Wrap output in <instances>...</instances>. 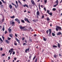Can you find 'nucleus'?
Listing matches in <instances>:
<instances>
[{
	"instance_id": "nucleus-1",
	"label": "nucleus",
	"mask_w": 62,
	"mask_h": 62,
	"mask_svg": "<svg viewBox=\"0 0 62 62\" xmlns=\"http://www.w3.org/2000/svg\"><path fill=\"white\" fill-rule=\"evenodd\" d=\"M56 30L57 31H58V29L59 30H61V27L58 26H56Z\"/></svg>"
},
{
	"instance_id": "nucleus-2",
	"label": "nucleus",
	"mask_w": 62,
	"mask_h": 62,
	"mask_svg": "<svg viewBox=\"0 0 62 62\" xmlns=\"http://www.w3.org/2000/svg\"><path fill=\"white\" fill-rule=\"evenodd\" d=\"M15 21H16V22H17V23H19V24H20V20H19L17 18H16V19H15Z\"/></svg>"
},
{
	"instance_id": "nucleus-3",
	"label": "nucleus",
	"mask_w": 62,
	"mask_h": 62,
	"mask_svg": "<svg viewBox=\"0 0 62 62\" xmlns=\"http://www.w3.org/2000/svg\"><path fill=\"white\" fill-rule=\"evenodd\" d=\"M49 35H48V36H50L51 33H52V30L51 29H49Z\"/></svg>"
},
{
	"instance_id": "nucleus-4",
	"label": "nucleus",
	"mask_w": 62,
	"mask_h": 62,
	"mask_svg": "<svg viewBox=\"0 0 62 62\" xmlns=\"http://www.w3.org/2000/svg\"><path fill=\"white\" fill-rule=\"evenodd\" d=\"M24 20L25 21H26V22H27L28 23H30V22L28 20V19L27 18H25L24 19Z\"/></svg>"
},
{
	"instance_id": "nucleus-5",
	"label": "nucleus",
	"mask_w": 62,
	"mask_h": 62,
	"mask_svg": "<svg viewBox=\"0 0 62 62\" xmlns=\"http://www.w3.org/2000/svg\"><path fill=\"white\" fill-rule=\"evenodd\" d=\"M31 2L32 4V5H35V2L33 0H31Z\"/></svg>"
},
{
	"instance_id": "nucleus-6",
	"label": "nucleus",
	"mask_w": 62,
	"mask_h": 62,
	"mask_svg": "<svg viewBox=\"0 0 62 62\" xmlns=\"http://www.w3.org/2000/svg\"><path fill=\"white\" fill-rule=\"evenodd\" d=\"M9 29H8V30L9 31V33H10L11 32V31H12V30H11V29H10V27H9Z\"/></svg>"
},
{
	"instance_id": "nucleus-7",
	"label": "nucleus",
	"mask_w": 62,
	"mask_h": 62,
	"mask_svg": "<svg viewBox=\"0 0 62 62\" xmlns=\"http://www.w3.org/2000/svg\"><path fill=\"white\" fill-rule=\"evenodd\" d=\"M27 51H29V49L28 48L27 49H26L25 50V52L26 53H27Z\"/></svg>"
},
{
	"instance_id": "nucleus-8",
	"label": "nucleus",
	"mask_w": 62,
	"mask_h": 62,
	"mask_svg": "<svg viewBox=\"0 0 62 62\" xmlns=\"http://www.w3.org/2000/svg\"><path fill=\"white\" fill-rule=\"evenodd\" d=\"M13 51V49L12 48L10 50H9L8 52L9 53H10L11 51Z\"/></svg>"
},
{
	"instance_id": "nucleus-9",
	"label": "nucleus",
	"mask_w": 62,
	"mask_h": 62,
	"mask_svg": "<svg viewBox=\"0 0 62 62\" xmlns=\"http://www.w3.org/2000/svg\"><path fill=\"white\" fill-rule=\"evenodd\" d=\"M14 44L15 46H17V43H16V41H14Z\"/></svg>"
},
{
	"instance_id": "nucleus-10",
	"label": "nucleus",
	"mask_w": 62,
	"mask_h": 62,
	"mask_svg": "<svg viewBox=\"0 0 62 62\" xmlns=\"http://www.w3.org/2000/svg\"><path fill=\"white\" fill-rule=\"evenodd\" d=\"M23 7H27V8H29V7H28V5L26 4H25L24 5H23Z\"/></svg>"
},
{
	"instance_id": "nucleus-11",
	"label": "nucleus",
	"mask_w": 62,
	"mask_h": 62,
	"mask_svg": "<svg viewBox=\"0 0 62 62\" xmlns=\"http://www.w3.org/2000/svg\"><path fill=\"white\" fill-rule=\"evenodd\" d=\"M62 35V33L60 32H59L57 34V35Z\"/></svg>"
},
{
	"instance_id": "nucleus-12",
	"label": "nucleus",
	"mask_w": 62,
	"mask_h": 62,
	"mask_svg": "<svg viewBox=\"0 0 62 62\" xmlns=\"http://www.w3.org/2000/svg\"><path fill=\"white\" fill-rule=\"evenodd\" d=\"M37 15L39 16V11H37Z\"/></svg>"
},
{
	"instance_id": "nucleus-13",
	"label": "nucleus",
	"mask_w": 62,
	"mask_h": 62,
	"mask_svg": "<svg viewBox=\"0 0 62 62\" xmlns=\"http://www.w3.org/2000/svg\"><path fill=\"white\" fill-rule=\"evenodd\" d=\"M24 27H23L21 26H20V28L22 30V29H23Z\"/></svg>"
},
{
	"instance_id": "nucleus-14",
	"label": "nucleus",
	"mask_w": 62,
	"mask_h": 62,
	"mask_svg": "<svg viewBox=\"0 0 62 62\" xmlns=\"http://www.w3.org/2000/svg\"><path fill=\"white\" fill-rule=\"evenodd\" d=\"M58 46L59 48H60V45L58 43Z\"/></svg>"
},
{
	"instance_id": "nucleus-15",
	"label": "nucleus",
	"mask_w": 62,
	"mask_h": 62,
	"mask_svg": "<svg viewBox=\"0 0 62 62\" xmlns=\"http://www.w3.org/2000/svg\"><path fill=\"white\" fill-rule=\"evenodd\" d=\"M15 23V22H12V26H13L14 25Z\"/></svg>"
},
{
	"instance_id": "nucleus-16",
	"label": "nucleus",
	"mask_w": 62,
	"mask_h": 62,
	"mask_svg": "<svg viewBox=\"0 0 62 62\" xmlns=\"http://www.w3.org/2000/svg\"><path fill=\"white\" fill-rule=\"evenodd\" d=\"M9 7L10 9H11L12 8V6L11 5H9Z\"/></svg>"
},
{
	"instance_id": "nucleus-17",
	"label": "nucleus",
	"mask_w": 62,
	"mask_h": 62,
	"mask_svg": "<svg viewBox=\"0 0 62 62\" xmlns=\"http://www.w3.org/2000/svg\"><path fill=\"white\" fill-rule=\"evenodd\" d=\"M2 30L3 31H5V27L4 26H3V28H2Z\"/></svg>"
},
{
	"instance_id": "nucleus-18",
	"label": "nucleus",
	"mask_w": 62,
	"mask_h": 62,
	"mask_svg": "<svg viewBox=\"0 0 62 62\" xmlns=\"http://www.w3.org/2000/svg\"><path fill=\"white\" fill-rule=\"evenodd\" d=\"M16 4L17 5V6L18 7V6H19V5H18V1H16Z\"/></svg>"
},
{
	"instance_id": "nucleus-19",
	"label": "nucleus",
	"mask_w": 62,
	"mask_h": 62,
	"mask_svg": "<svg viewBox=\"0 0 62 62\" xmlns=\"http://www.w3.org/2000/svg\"><path fill=\"white\" fill-rule=\"evenodd\" d=\"M10 18H15V16H10Z\"/></svg>"
},
{
	"instance_id": "nucleus-20",
	"label": "nucleus",
	"mask_w": 62,
	"mask_h": 62,
	"mask_svg": "<svg viewBox=\"0 0 62 62\" xmlns=\"http://www.w3.org/2000/svg\"><path fill=\"white\" fill-rule=\"evenodd\" d=\"M58 56H57V55H56V54H54V58H56Z\"/></svg>"
},
{
	"instance_id": "nucleus-21",
	"label": "nucleus",
	"mask_w": 62,
	"mask_h": 62,
	"mask_svg": "<svg viewBox=\"0 0 62 62\" xmlns=\"http://www.w3.org/2000/svg\"><path fill=\"white\" fill-rule=\"evenodd\" d=\"M12 36H13L12 34H9V36L10 37H11V38H12Z\"/></svg>"
},
{
	"instance_id": "nucleus-22",
	"label": "nucleus",
	"mask_w": 62,
	"mask_h": 62,
	"mask_svg": "<svg viewBox=\"0 0 62 62\" xmlns=\"http://www.w3.org/2000/svg\"><path fill=\"white\" fill-rule=\"evenodd\" d=\"M22 23H24L25 22H24V20H22L21 21Z\"/></svg>"
},
{
	"instance_id": "nucleus-23",
	"label": "nucleus",
	"mask_w": 62,
	"mask_h": 62,
	"mask_svg": "<svg viewBox=\"0 0 62 62\" xmlns=\"http://www.w3.org/2000/svg\"><path fill=\"white\" fill-rule=\"evenodd\" d=\"M52 10H53V11H55V10H56V8H53L52 9Z\"/></svg>"
},
{
	"instance_id": "nucleus-24",
	"label": "nucleus",
	"mask_w": 62,
	"mask_h": 62,
	"mask_svg": "<svg viewBox=\"0 0 62 62\" xmlns=\"http://www.w3.org/2000/svg\"><path fill=\"white\" fill-rule=\"evenodd\" d=\"M6 42L7 43H9V41H8V40H6Z\"/></svg>"
},
{
	"instance_id": "nucleus-25",
	"label": "nucleus",
	"mask_w": 62,
	"mask_h": 62,
	"mask_svg": "<svg viewBox=\"0 0 62 62\" xmlns=\"http://www.w3.org/2000/svg\"><path fill=\"white\" fill-rule=\"evenodd\" d=\"M52 35L53 36H55V34H54V33H52Z\"/></svg>"
},
{
	"instance_id": "nucleus-26",
	"label": "nucleus",
	"mask_w": 62,
	"mask_h": 62,
	"mask_svg": "<svg viewBox=\"0 0 62 62\" xmlns=\"http://www.w3.org/2000/svg\"><path fill=\"white\" fill-rule=\"evenodd\" d=\"M56 3H57V4H58V0H57L56 1Z\"/></svg>"
},
{
	"instance_id": "nucleus-27",
	"label": "nucleus",
	"mask_w": 62,
	"mask_h": 62,
	"mask_svg": "<svg viewBox=\"0 0 62 62\" xmlns=\"http://www.w3.org/2000/svg\"><path fill=\"white\" fill-rule=\"evenodd\" d=\"M18 2L19 3H20V4H21V5H22V3H21V2L20 1V0H18Z\"/></svg>"
},
{
	"instance_id": "nucleus-28",
	"label": "nucleus",
	"mask_w": 62,
	"mask_h": 62,
	"mask_svg": "<svg viewBox=\"0 0 62 62\" xmlns=\"http://www.w3.org/2000/svg\"><path fill=\"white\" fill-rule=\"evenodd\" d=\"M40 7L41 8H44V6L43 5H41Z\"/></svg>"
},
{
	"instance_id": "nucleus-29",
	"label": "nucleus",
	"mask_w": 62,
	"mask_h": 62,
	"mask_svg": "<svg viewBox=\"0 0 62 62\" xmlns=\"http://www.w3.org/2000/svg\"><path fill=\"white\" fill-rule=\"evenodd\" d=\"M8 40H10V39H11V38L8 37Z\"/></svg>"
},
{
	"instance_id": "nucleus-30",
	"label": "nucleus",
	"mask_w": 62,
	"mask_h": 62,
	"mask_svg": "<svg viewBox=\"0 0 62 62\" xmlns=\"http://www.w3.org/2000/svg\"><path fill=\"white\" fill-rule=\"evenodd\" d=\"M16 41H17V42H18V41H19V40H18V39L17 38H16Z\"/></svg>"
},
{
	"instance_id": "nucleus-31",
	"label": "nucleus",
	"mask_w": 62,
	"mask_h": 62,
	"mask_svg": "<svg viewBox=\"0 0 62 62\" xmlns=\"http://www.w3.org/2000/svg\"><path fill=\"white\" fill-rule=\"evenodd\" d=\"M53 48H55L57 47V46H53Z\"/></svg>"
},
{
	"instance_id": "nucleus-32",
	"label": "nucleus",
	"mask_w": 62,
	"mask_h": 62,
	"mask_svg": "<svg viewBox=\"0 0 62 62\" xmlns=\"http://www.w3.org/2000/svg\"><path fill=\"white\" fill-rule=\"evenodd\" d=\"M43 40H44V41H46V39L45 38H44V37H43Z\"/></svg>"
},
{
	"instance_id": "nucleus-33",
	"label": "nucleus",
	"mask_w": 62,
	"mask_h": 62,
	"mask_svg": "<svg viewBox=\"0 0 62 62\" xmlns=\"http://www.w3.org/2000/svg\"><path fill=\"white\" fill-rule=\"evenodd\" d=\"M57 5H58V4H56L54 5L53 7H56V6H57Z\"/></svg>"
},
{
	"instance_id": "nucleus-34",
	"label": "nucleus",
	"mask_w": 62,
	"mask_h": 62,
	"mask_svg": "<svg viewBox=\"0 0 62 62\" xmlns=\"http://www.w3.org/2000/svg\"><path fill=\"white\" fill-rule=\"evenodd\" d=\"M44 18V16H42V19H43Z\"/></svg>"
},
{
	"instance_id": "nucleus-35",
	"label": "nucleus",
	"mask_w": 62,
	"mask_h": 62,
	"mask_svg": "<svg viewBox=\"0 0 62 62\" xmlns=\"http://www.w3.org/2000/svg\"><path fill=\"white\" fill-rule=\"evenodd\" d=\"M7 33H8V32L7 31H5V34H6Z\"/></svg>"
},
{
	"instance_id": "nucleus-36",
	"label": "nucleus",
	"mask_w": 62,
	"mask_h": 62,
	"mask_svg": "<svg viewBox=\"0 0 62 62\" xmlns=\"http://www.w3.org/2000/svg\"><path fill=\"white\" fill-rule=\"evenodd\" d=\"M48 14H49L50 15H52V13H48Z\"/></svg>"
},
{
	"instance_id": "nucleus-37",
	"label": "nucleus",
	"mask_w": 62,
	"mask_h": 62,
	"mask_svg": "<svg viewBox=\"0 0 62 62\" xmlns=\"http://www.w3.org/2000/svg\"><path fill=\"white\" fill-rule=\"evenodd\" d=\"M38 61V59L37 58L35 60L34 62H37V61Z\"/></svg>"
},
{
	"instance_id": "nucleus-38",
	"label": "nucleus",
	"mask_w": 62,
	"mask_h": 62,
	"mask_svg": "<svg viewBox=\"0 0 62 62\" xmlns=\"http://www.w3.org/2000/svg\"><path fill=\"white\" fill-rule=\"evenodd\" d=\"M47 21H50V19L49 18H47Z\"/></svg>"
},
{
	"instance_id": "nucleus-39",
	"label": "nucleus",
	"mask_w": 62,
	"mask_h": 62,
	"mask_svg": "<svg viewBox=\"0 0 62 62\" xmlns=\"http://www.w3.org/2000/svg\"><path fill=\"white\" fill-rule=\"evenodd\" d=\"M16 60H17V58H16L15 57L14 58V60H15V61H16Z\"/></svg>"
},
{
	"instance_id": "nucleus-40",
	"label": "nucleus",
	"mask_w": 62,
	"mask_h": 62,
	"mask_svg": "<svg viewBox=\"0 0 62 62\" xmlns=\"http://www.w3.org/2000/svg\"><path fill=\"white\" fill-rule=\"evenodd\" d=\"M23 45L24 46V45H26V44L25 43H24L23 44Z\"/></svg>"
},
{
	"instance_id": "nucleus-41",
	"label": "nucleus",
	"mask_w": 62,
	"mask_h": 62,
	"mask_svg": "<svg viewBox=\"0 0 62 62\" xmlns=\"http://www.w3.org/2000/svg\"><path fill=\"white\" fill-rule=\"evenodd\" d=\"M3 3H5V2L4 1V0H1Z\"/></svg>"
},
{
	"instance_id": "nucleus-42",
	"label": "nucleus",
	"mask_w": 62,
	"mask_h": 62,
	"mask_svg": "<svg viewBox=\"0 0 62 62\" xmlns=\"http://www.w3.org/2000/svg\"><path fill=\"white\" fill-rule=\"evenodd\" d=\"M15 54V51L13 52L12 53L13 54Z\"/></svg>"
},
{
	"instance_id": "nucleus-43",
	"label": "nucleus",
	"mask_w": 62,
	"mask_h": 62,
	"mask_svg": "<svg viewBox=\"0 0 62 62\" xmlns=\"http://www.w3.org/2000/svg\"><path fill=\"white\" fill-rule=\"evenodd\" d=\"M49 32V31L48 30H47L46 31V32L47 33V34H48V32Z\"/></svg>"
},
{
	"instance_id": "nucleus-44",
	"label": "nucleus",
	"mask_w": 62,
	"mask_h": 62,
	"mask_svg": "<svg viewBox=\"0 0 62 62\" xmlns=\"http://www.w3.org/2000/svg\"><path fill=\"white\" fill-rule=\"evenodd\" d=\"M50 12V11H49V10H47V13H48V14H49V12Z\"/></svg>"
},
{
	"instance_id": "nucleus-45",
	"label": "nucleus",
	"mask_w": 62,
	"mask_h": 62,
	"mask_svg": "<svg viewBox=\"0 0 62 62\" xmlns=\"http://www.w3.org/2000/svg\"><path fill=\"white\" fill-rule=\"evenodd\" d=\"M44 10H45V11H46V8H45V7L44 8Z\"/></svg>"
},
{
	"instance_id": "nucleus-46",
	"label": "nucleus",
	"mask_w": 62,
	"mask_h": 62,
	"mask_svg": "<svg viewBox=\"0 0 62 62\" xmlns=\"http://www.w3.org/2000/svg\"><path fill=\"white\" fill-rule=\"evenodd\" d=\"M0 40L1 41H3L2 40V39L1 38H0Z\"/></svg>"
},
{
	"instance_id": "nucleus-47",
	"label": "nucleus",
	"mask_w": 62,
	"mask_h": 62,
	"mask_svg": "<svg viewBox=\"0 0 62 62\" xmlns=\"http://www.w3.org/2000/svg\"><path fill=\"white\" fill-rule=\"evenodd\" d=\"M15 36L16 37H18V36H17V34L15 33Z\"/></svg>"
},
{
	"instance_id": "nucleus-48",
	"label": "nucleus",
	"mask_w": 62,
	"mask_h": 62,
	"mask_svg": "<svg viewBox=\"0 0 62 62\" xmlns=\"http://www.w3.org/2000/svg\"><path fill=\"white\" fill-rule=\"evenodd\" d=\"M2 2L0 1V5H2Z\"/></svg>"
},
{
	"instance_id": "nucleus-49",
	"label": "nucleus",
	"mask_w": 62,
	"mask_h": 62,
	"mask_svg": "<svg viewBox=\"0 0 62 62\" xmlns=\"http://www.w3.org/2000/svg\"><path fill=\"white\" fill-rule=\"evenodd\" d=\"M44 1H45V3L46 4V3H47V0H44Z\"/></svg>"
},
{
	"instance_id": "nucleus-50",
	"label": "nucleus",
	"mask_w": 62,
	"mask_h": 62,
	"mask_svg": "<svg viewBox=\"0 0 62 62\" xmlns=\"http://www.w3.org/2000/svg\"><path fill=\"white\" fill-rule=\"evenodd\" d=\"M36 58V56H35L33 58V60H34V59H35Z\"/></svg>"
},
{
	"instance_id": "nucleus-51",
	"label": "nucleus",
	"mask_w": 62,
	"mask_h": 62,
	"mask_svg": "<svg viewBox=\"0 0 62 62\" xmlns=\"http://www.w3.org/2000/svg\"><path fill=\"white\" fill-rule=\"evenodd\" d=\"M50 26H51V27H52V26H53V25H52V24H50Z\"/></svg>"
},
{
	"instance_id": "nucleus-52",
	"label": "nucleus",
	"mask_w": 62,
	"mask_h": 62,
	"mask_svg": "<svg viewBox=\"0 0 62 62\" xmlns=\"http://www.w3.org/2000/svg\"><path fill=\"white\" fill-rule=\"evenodd\" d=\"M2 38L3 39V40H4V37H3V36H2Z\"/></svg>"
},
{
	"instance_id": "nucleus-53",
	"label": "nucleus",
	"mask_w": 62,
	"mask_h": 62,
	"mask_svg": "<svg viewBox=\"0 0 62 62\" xmlns=\"http://www.w3.org/2000/svg\"><path fill=\"white\" fill-rule=\"evenodd\" d=\"M15 7L16 8H17V6H16V5H15Z\"/></svg>"
},
{
	"instance_id": "nucleus-54",
	"label": "nucleus",
	"mask_w": 62,
	"mask_h": 62,
	"mask_svg": "<svg viewBox=\"0 0 62 62\" xmlns=\"http://www.w3.org/2000/svg\"><path fill=\"white\" fill-rule=\"evenodd\" d=\"M10 59V56H9L8 57V60H9V59Z\"/></svg>"
},
{
	"instance_id": "nucleus-55",
	"label": "nucleus",
	"mask_w": 62,
	"mask_h": 62,
	"mask_svg": "<svg viewBox=\"0 0 62 62\" xmlns=\"http://www.w3.org/2000/svg\"><path fill=\"white\" fill-rule=\"evenodd\" d=\"M39 9H40V4H39Z\"/></svg>"
},
{
	"instance_id": "nucleus-56",
	"label": "nucleus",
	"mask_w": 62,
	"mask_h": 62,
	"mask_svg": "<svg viewBox=\"0 0 62 62\" xmlns=\"http://www.w3.org/2000/svg\"><path fill=\"white\" fill-rule=\"evenodd\" d=\"M2 23H3V22H4V19H3L2 20Z\"/></svg>"
},
{
	"instance_id": "nucleus-57",
	"label": "nucleus",
	"mask_w": 62,
	"mask_h": 62,
	"mask_svg": "<svg viewBox=\"0 0 62 62\" xmlns=\"http://www.w3.org/2000/svg\"><path fill=\"white\" fill-rule=\"evenodd\" d=\"M5 54H2V56H5Z\"/></svg>"
},
{
	"instance_id": "nucleus-58",
	"label": "nucleus",
	"mask_w": 62,
	"mask_h": 62,
	"mask_svg": "<svg viewBox=\"0 0 62 62\" xmlns=\"http://www.w3.org/2000/svg\"><path fill=\"white\" fill-rule=\"evenodd\" d=\"M12 52H13V51L11 52L10 53V55H11V54H12Z\"/></svg>"
},
{
	"instance_id": "nucleus-59",
	"label": "nucleus",
	"mask_w": 62,
	"mask_h": 62,
	"mask_svg": "<svg viewBox=\"0 0 62 62\" xmlns=\"http://www.w3.org/2000/svg\"><path fill=\"white\" fill-rule=\"evenodd\" d=\"M2 50H3V48H0V51H2Z\"/></svg>"
},
{
	"instance_id": "nucleus-60",
	"label": "nucleus",
	"mask_w": 62,
	"mask_h": 62,
	"mask_svg": "<svg viewBox=\"0 0 62 62\" xmlns=\"http://www.w3.org/2000/svg\"><path fill=\"white\" fill-rule=\"evenodd\" d=\"M12 4L13 5H14V6H15V5L13 3H12Z\"/></svg>"
},
{
	"instance_id": "nucleus-61",
	"label": "nucleus",
	"mask_w": 62,
	"mask_h": 62,
	"mask_svg": "<svg viewBox=\"0 0 62 62\" xmlns=\"http://www.w3.org/2000/svg\"><path fill=\"white\" fill-rule=\"evenodd\" d=\"M24 38H23L22 39V40H24Z\"/></svg>"
},
{
	"instance_id": "nucleus-62",
	"label": "nucleus",
	"mask_w": 62,
	"mask_h": 62,
	"mask_svg": "<svg viewBox=\"0 0 62 62\" xmlns=\"http://www.w3.org/2000/svg\"><path fill=\"white\" fill-rule=\"evenodd\" d=\"M31 55L30 56H29V58L30 59L31 58Z\"/></svg>"
},
{
	"instance_id": "nucleus-63",
	"label": "nucleus",
	"mask_w": 62,
	"mask_h": 62,
	"mask_svg": "<svg viewBox=\"0 0 62 62\" xmlns=\"http://www.w3.org/2000/svg\"><path fill=\"white\" fill-rule=\"evenodd\" d=\"M32 21L33 22H35V21H36V20H32Z\"/></svg>"
},
{
	"instance_id": "nucleus-64",
	"label": "nucleus",
	"mask_w": 62,
	"mask_h": 62,
	"mask_svg": "<svg viewBox=\"0 0 62 62\" xmlns=\"http://www.w3.org/2000/svg\"><path fill=\"white\" fill-rule=\"evenodd\" d=\"M19 62V60H17L16 61V62Z\"/></svg>"
}]
</instances>
